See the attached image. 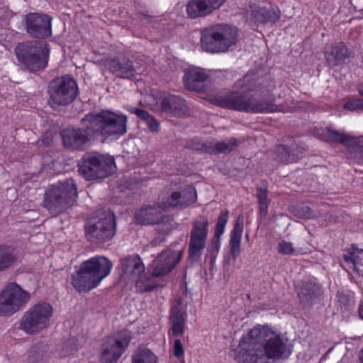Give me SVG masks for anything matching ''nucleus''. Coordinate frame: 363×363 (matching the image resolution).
Wrapping results in <instances>:
<instances>
[{
	"mask_svg": "<svg viewBox=\"0 0 363 363\" xmlns=\"http://www.w3.org/2000/svg\"><path fill=\"white\" fill-rule=\"evenodd\" d=\"M184 250H163L152 262L150 268L154 277H161L169 273L181 260Z\"/></svg>",
	"mask_w": 363,
	"mask_h": 363,
	"instance_id": "f3484780",
	"label": "nucleus"
},
{
	"mask_svg": "<svg viewBox=\"0 0 363 363\" xmlns=\"http://www.w3.org/2000/svg\"><path fill=\"white\" fill-rule=\"evenodd\" d=\"M259 84L252 74H247L242 79L236 82V86L242 93L255 91L259 87Z\"/></svg>",
	"mask_w": 363,
	"mask_h": 363,
	"instance_id": "e433bc0d",
	"label": "nucleus"
},
{
	"mask_svg": "<svg viewBox=\"0 0 363 363\" xmlns=\"http://www.w3.org/2000/svg\"><path fill=\"white\" fill-rule=\"evenodd\" d=\"M297 292L300 301L304 306H310L320 295L321 291L319 285L309 281L303 283L298 288Z\"/></svg>",
	"mask_w": 363,
	"mask_h": 363,
	"instance_id": "bb28decb",
	"label": "nucleus"
},
{
	"mask_svg": "<svg viewBox=\"0 0 363 363\" xmlns=\"http://www.w3.org/2000/svg\"><path fill=\"white\" fill-rule=\"evenodd\" d=\"M15 53L23 69L36 72L46 67L50 49L45 42L28 40L18 43L15 48Z\"/></svg>",
	"mask_w": 363,
	"mask_h": 363,
	"instance_id": "20e7f679",
	"label": "nucleus"
},
{
	"mask_svg": "<svg viewBox=\"0 0 363 363\" xmlns=\"http://www.w3.org/2000/svg\"><path fill=\"white\" fill-rule=\"evenodd\" d=\"M348 57L347 48L342 42L335 44L330 51L325 52L326 62L330 67L345 63Z\"/></svg>",
	"mask_w": 363,
	"mask_h": 363,
	"instance_id": "a878e982",
	"label": "nucleus"
},
{
	"mask_svg": "<svg viewBox=\"0 0 363 363\" xmlns=\"http://www.w3.org/2000/svg\"><path fill=\"white\" fill-rule=\"evenodd\" d=\"M238 30L235 27L218 25L202 32L201 45L203 50L210 52H225L235 45Z\"/></svg>",
	"mask_w": 363,
	"mask_h": 363,
	"instance_id": "39448f33",
	"label": "nucleus"
},
{
	"mask_svg": "<svg viewBox=\"0 0 363 363\" xmlns=\"http://www.w3.org/2000/svg\"><path fill=\"white\" fill-rule=\"evenodd\" d=\"M277 250L279 253L284 255H297L298 254L303 252L302 250L295 248L293 246L292 242L286 241L284 240H282L279 242Z\"/></svg>",
	"mask_w": 363,
	"mask_h": 363,
	"instance_id": "ea45409f",
	"label": "nucleus"
},
{
	"mask_svg": "<svg viewBox=\"0 0 363 363\" xmlns=\"http://www.w3.org/2000/svg\"><path fill=\"white\" fill-rule=\"evenodd\" d=\"M361 355L359 357L360 363H363V348L360 351Z\"/></svg>",
	"mask_w": 363,
	"mask_h": 363,
	"instance_id": "864d4df0",
	"label": "nucleus"
},
{
	"mask_svg": "<svg viewBox=\"0 0 363 363\" xmlns=\"http://www.w3.org/2000/svg\"><path fill=\"white\" fill-rule=\"evenodd\" d=\"M51 20L47 15L30 13L24 18L26 32L33 38H43L50 36Z\"/></svg>",
	"mask_w": 363,
	"mask_h": 363,
	"instance_id": "a211bd4d",
	"label": "nucleus"
},
{
	"mask_svg": "<svg viewBox=\"0 0 363 363\" xmlns=\"http://www.w3.org/2000/svg\"><path fill=\"white\" fill-rule=\"evenodd\" d=\"M45 356V353L37 348H32L28 352L30 363H43Z\"/></svg>",
	"mask_w": 363,
	"mask_h": 363,
	"instance_id": "79ce46f5",
	"label": "nucleus"
},
{
	"mask_svg": "<svg viewBox=\"0 0 363 363\" xmlns=\"http://www.w3.org/2000/svg\"><path fill=\"white\" fill-rule=\"evenodd\" d=\"M121 267L126 276H131L136 282L137 287L143 291H151L156 285L143 274L145 266L138 255L126 257L121 260Z\"/></svg>",
	"mask_w": 363,
	"mask_h": 363,
	"instance_id": "4468645a",
	"label": "nucleus"
},
{
	"mask_svg": "<svg viewBox=\"0 0 363 363\" xmlns=\"http://www.w3.org/2000/svg\"><path fill=\"white\" fill-rule=\"evenodd\" d=\"M243 231V220L241 216L237 218L230 239V255L235 260L240 253V242Z\"/></svg>",
	"mask_w": 363,
	"mask_h": 363,
	"instance_id": "cd10ccee",
	"label": "nucleus"
},
{
	"mask_svg": "<svg viewBox=\"0 0 363 363\" xmlns=\"http://www.w3.org/2000/svg\"><path fill=\"white\" fill-rule=\"evenodd\" d=\"M343 259L346 262H351L354 264V268H357V270H360L359 267L357 266L356 257L354 255L353 253L348 252L347 254H345L343 255Z\"/></svg>",
	"mask_w": 363,
	"mask_h": 363,
	"instance_id": "09e8293b",
	"label": "nucleus"
},
{
	"mask_svg": "<svg viewBox=\"0 0 363 363\" xmlns=\"http://www.w3.org/2000/svg\"><path fill=\"white\" fill-rule=\"evenodd\" d=\"M268 191L265 188H258L257 190V197L259 203V213L260 216L265 218L268 213V206L269 200L267 197Z\"/></svg>",
	"mask_w": 363,
	"mask_h": 363,
	"instance_id": "4c0bfd02",
	"label": "nucleus"
},
{
	"mask_svg": "<svg viewBox=\"0 0 363 363\" xmlns=\"http://www.w3.org/2000/svg\"><path fill=\"white\" fill-rule=\"evenodd\" d=\"M197 195L194 187L188 186L180 191H174L166 201H163L164 208H186L196 201Z\"/></svg>",
	"mask_w": 363,
	"mask_h": 363,
	"instance_id": "aec40b11",
	"label": "nucleus"
},
{
	"mask_svg": "<svg viewBox=\"0 0 363 363\" xmlns=\"http://www.w3.org/2000/svg\"><path fill=\"white\" fill-rule=\"evenodd\" d=\"M238 145V142L235 138H230L216 143L211 142V154H228L235 150Z\"/></svg>",
	"mask_w": 363,
	"mask_h": 363,
	"instance_id": "c756f323",
	"label": "nucleus"
},
{
	"mask_svg": "<svg viewBox=\"0 0 363 363\" xmlns=\"http://www.w3.org/2000/svg\"><path fill=\"white\" fill-rule=\"evenodd\" d=\"M359 315L363 320V300L360 301L358 308Z\"/></svg>",
	"mask_w": 363,
	"mask_h": 363,
	"instance_id": "3c124183",
	"label": "nucleus"
},
{
	"mask_svg": "<svg viewBox=\"0 0 363 363\" xmlns=\"http://www.w3.org/2000/svg\"><path fill=\"white\" fill-rule=\"evenodd\" d=\"M357 91L359 92V94L363 96V84H359L357 86Z\"/></svg>",
	"mask_w": 363,
	"mask_h": 363,
	"instance_id": "603ef678",
	"label": "nucleus"
},
{
	"mask_svg": "<svg viewBox=\"0 0 363 363\" xmlns=\"http://www.w3.org/2000/svg\"><path fill=\"white\" fill-rule=\"evenodd\" d=\"M116 217L109 208H101L92 213V242L101 245L116 235Z\"/></svg>",
	"mask_w": 363,
	"mask_h": 363,
	"instance_id": "6e6552de",
	"label": "nucleus"
},
{
	"mask_svg": "<svg viewBox=\"0 0 363 363\" xmlns=\"http://www.w3.org/2000/svg\"><path fill=\"white\" fill-rule=\"evenodd\" d=\"M108 69L116 77L130 79L136 74L133 62L125 56L116 57L107 62Z\"/></svg>",
	"mask_w": 363,
	"mask_h": 363,
	"instance_id": "412c9836",
	"label": "nucleus"
},
{
	"mask_svg": "<svg viewBox=\"0 0 363 363\" xmlns=\"http://www.w3.org/2000/svg\"><path fill=\"white\" fill-rule=\"evenodd\" d=\"M228 216L229 211L228 210H223L218 218L215 235L212 242V247L216 251L220 248V238L224 233L225 227L228 220Z\"/></svg>",
	"mask_w": 363,
	"mask_h": 363,
	"instance_id": "2f4dec72",
	"label": "nucleus"
},
{
	"mask_svg": "<svg viewBox=\"0 0 363 363\" xmlns=\"http://www.w3.org/2000/svg\"><path fill=\"white\" fill-rule=\"evenodd\" d=\"M79 172L86 180L91 179V154H86L79 163Z\"/></svg>",
	"mask_w": 363,
	"mask_h": 363,
	"instance_id": "58836bf2",
	"label": "nucleus"
},
{
	"mask_svg": "<svg viewBox=\"0 0 363 363\" xmlns=\"http://www.w3.org/2000/svg\"><path fill=\"white\" fill-rule=\"evenodd\" d=\"M86 235H89V228H86Z\"/></svg>",
	"mask_w": 363,
	"mask_h": 363,
	"instance_id": "5fc2aeb1",
	"label": "nucleus"
},
{
	"mask_svg": "<svg viewBox=\"0 0 363 363\" xmlns=\"http://www.w3.org/2000/svg\"><path fill=\"white\" fill-rule=\"evenodd\" d=\"M208 75L201 67L187 69L184 76L185 86L192 91H203L206 86Z\"/></svg>",
	"mask_w": 363,
	"mask_h": 363,
	"instance_id": "5701e85b",
	"label": "nucleus"
},
{
	"mask_svg": "<svg viewBox=\"0 0 363 363\" xmlns=\"http://www.w3.org/2000/svg\"><path fill=\"white\" fill-rule=\"evenodd\" d=\"M131 340L130 331L123 330L108 337L101 347V363H116Z\"/></svg>",
	"mask_w": 363,
	"mask_h": 363,
	"instance_id": "f8f14e48",
	"label": "nucleus"
},
{
	"mask_svg": "<svg viewBox=\"0 0 363 363\" xmlns=\"http://www.w3.org/2000/svg\"><path fill=\"white\" fill-rule=\"evenodd\" d=\"M257 13L256 18L260 23L275 22L279 18V13L271 6L260 7Z\"/></svg>",
	"mask_w": 363,
	"mask_h": 363,
	"instance_id": "f704fd0d",
	"label": "nucleus"
},
{
	"mask_svg": "<svg viewBox=\"0 0 363 363\" xmlns=\"http://www.w3.org/2000/svg\"><path fill=\"white\" fill-rule=\"evenodd\" d=\"M116 169L114 158L108 155L92 152V180L104 179Z\"/></svg>",
	"mask_w": 363,
	"mask_h": 363,
	"instance_id": "6ab92c4d",
	"label": "nucleus"
},
{
	"mask_svg": "<svg viewBox=\"0 0 363 363\" xmlns=\"http://www.w3.org/2000/svg\"><path fill=\"white\" fill-rule=\"evenodd\" d=\"M76 184L72 179L49 185L44 194L43 206L56 216L72 206L77 199Z\"/></svg>",
	"mask_w": 363,
	"mask_h": 363,
	"instance_id": "f03ea898",
	"label": "nucleus"
},
{
	"mask_svg": "<svg viewBox=\"0 0 363 363\" xmlns=\"http://www.w3.org/2000/svg\"><path fill=\"white\" fill-rule=\"evenodd\" d=\"M52 313L53 308L49 303H38L25 313L20 328L28 334L38 333L49 325Z\"/></svg>",
	"mask_w": 363,
	"mask_h": 363,
	"instance_id": "1a4fd4ad",
	"label": "nucleus"
},
{
	"mask_svg": "<svg viewBox=\"0 0 363 363\" xmlns=\"http://www.w3.org/2000/svg\"><path fill=\"white\" fill-rule=\"evenodd\" d=\"M132 363H157V357L149 349L138 348L132 356Z\"/></svg>",
	"mask_w": 363,
	"mask_h": 363,
	"instance_id": "473e14b6",
	"label": "nucleus"
},
{
	"mask_svg": "<svg viewBox=\"0 0 363 363\" xmlns=\"http://www.w3.org/2000/svg\"><path fill=\"white\" fill-rule=\"evenodd\" d=\"M16 260L14 250L7 246L0 245V272L11 267Z\"/></svg>",
	"mask_w": 363,
	"mask_h": 363,
	"instance_id": "72a5a7b5",
	"label": "nucleus"
},
{
	"mask_svg": "<svg viewBox=\"0 0 363 363\" xmlns=\"http://www.w3.org/2000/svg\"><path fill=\"white\" fill-rule=\"evenodd\" d=\"M343 108L350 111L363 110V99H353L349 100L344 104Z\"/></svg>",
	"mask_w": 363,
	"mask_h": 363,
	"instance_id": "a18cd8bd",
	"label": "nucleus"
},
{
	"mask_svg": "<svg viewBox=\"0 0 363 363\" xmlns=\"http://www.w3.org/2000/svg\"><path fill=\"white\" fill-rule=\"evenodd\" d=\"M163 201L160 203L143 206L135 213V218L137 223L149 225L157 224V230L162 235H164L171 231L172 226L169 221L171 220L168 216H164Z\"/></svg>",
	"mask_w": 363,
	"mask_h": 363,
	"instance_id": "ddd939ff",
	"label": "nucleus"
},
{
	"mask_svg": "<svg viewBox=\"0 0 363 363\" xmlns=\"http://www.w3.org/2000/svg\"><path fill=\"white\" fill-rule=\"evenodd\" d=\"M112 267L111 262L104 256L92 257V289L110 274Z\"/></svg>",
	"mask_w": 363,
	"mask_h": 363,
	"instance_id": "b1692460",
	"label": "nucleus"
},
{
	"mask_svg": "<svg viewBox=\"0 0 363 363\" xmlns=\"http://www.w3.org/2000/svg\"><path fill=\"white\" fill-rule=\"evenodd\" d=\"M164 241V238H160V237H158V238H155V239H153L151 242V245H153V246H157V245L160 244V242H162Z\"/></svg>",
	"mask_w": 363,
	"mask_h": 363,
	"instance_id": "8fccbe9b",
	"label": "nucleus"
},
{
	"mask_svg": "<svg viewBox=\"0 0 363 363\" xmlns=\"http://www.w3.org/2000/svg\"><path fill=\"white\" fill-rule=\"evenodd\" d=\"M208 219L199 216L192 222L188 245V259L191 263L198 262L206 247L208 234Z\"/></svg>",
	"mask_w": 363,
	"mask_h": 363,
	"instance_id": "9d476101",
	"label": "nucleus"
},
{
	"mask_svg": "<svg viewBox=\"0 0 363 363\" xmlns=\"http://www.w3.org/2000/svg\"><path fill=\"white\" fill-rule=\"evenodd\" d=\"M188 147L192 150H199L202 152L211 154V142L200 143L197 140H192L188 144Z\"/></svg>",
	"mask_w": 363,
	"mask_h": 363,
	"instance_id": "c03bdc74",
	"label": "nucleus"
},
{
	"mask_svg": "<svg viewBox=\"0 0 363 363\" xmlns=\"http://www.w3.org/2000/svg\"><path fill=\"white\" fill-rule=\"evenodd\" d=\"M127 116L121 113L101 110L92 114V138L101 137V142L110 136H121L127 132Z\"/></svg>",
	"mask_w": 363,
	"mask_h": 363,
	"instance_id": "7ed1b4c3",
	"label": "nucleus"
},
{
	"mask_svg": "<svg viewBox=\"0 0 363 363\" xmlns=\"http://www.w3.org/2000/svg\"><path fill=\"white\" fill-rule=\"evenodd\" d=\"M78 88L76 81L68 76L57 78L49 86V104L53 108L72 103L77 97Z\"/></svg>",
	"mask_w": 363,
	"mask_h": 363,
	"instance_id": "9b49d317",
	"label": "nucleus"
},
{
	"mask_svg": "<svg viewBox=\"0 0 363 363\" xmlns=\"http://www.w3.org/2000/svg\"><path fill=\"white\" fill-rule=\"evenodd\" d=\"M350 299L349 295L343 291H337L336 294L335 304L342 311L347 308L350 305Z\"/></svg>",
	"mask_w": 363,
	"mask_h": 363,
	"instance_id": "37998d69",
	"label": "nucleus"
},
{
	"mask_svg": "<svg viewBox=\"0 0 363 363\" xmlns=\"http://www.w3.org/2000/svg\"><path fill=\"white\" fill-rule=\"evenodd\" d=\"M226 0H205L208 9L212 12L218 9Z\"/></svg>",
	"mask_w": 363,
	"mask_h": 363,
	"instance_id": "49530a36",
	"label": "nucleus"
},
{
	"mask_svg": "<svg viewBox=\"0 0 363 363\" xmlns=\"http://www.w3.org/2000/svg\"><path fill=\"white\" fill-rule=\"evenodd\" d=\"M162 109L173 116H180L186 111L185 101L180 96L169 95L162 99L161 101Z\"/></svg>",
	"mask_w": 363,
	"mask_h": 363,
	"instance_id": "393cba45",
	"label": "nucleus"
},
{
	"mask_svg": "<svg viewBox=\"0 0 363 363\" xmlns=\"http://www.w3.org/2000/svg\"><path fill=\"white\" fill-rule=\"evenodd\" d=\"M291 352L279 334L258 325L242 336L236 358L245 363H269L268 359L287 357Z\"/></svg>",
	"mask_w": 363,
	"mask_h": 363,
	"instance_id": "f257e3e1",
	"label": "nucleus"
},
{
	"mask_svg": "<svg viewBox=\"0 0 363 363\" xmlns=\"http://www.w3.org/2000/svg\"><path fill=\"white\" fill-rule=\"evenodd\" d=\"M72 284L79 292L91 289V259L84 262L71 276Z\"/></svg>",
	"mask_w": 363,
	"mask_h": 363,
	"instance_id": "4be33fe9",
	"label": "nucleus"
},
{
	"mask_svg": "<svg viewBox=\"0 0 363 363\" xmlns=\"http://www.w3.org/2000/svg\"><path fill=\"white\" fill-rule=\"evenodd\" d=\"M128 111L133 114H135L141 120L144 121L147 126L148 130L153 133H158L160 130L159 122L152 116L147 111L129 106Z\"/></svg>",
	"mask_w": 363,
	"mask_h": 363,
	"instance_id": "c85d7f7f",
	"label": "nucleus"
},
{
	"mask_svg": "<svg viewBox=\"0 0 363 363\" xmlns=\"http://www.w3.org/2000/svg\"><path fill=\"white\" fill-rule=\"evenodd\" d=\"M184 354L182 344L179 339H176L174 342V354L177 357H179Z\"/></svg>",
	"mask_w": 363,
	"mask_h": 363,
	"instance_id": "de8ad7c7",
	"label": "nucleus"
},
{
	"mask_svg": "<svg viewBox=\"0 0 363 363\" xmlns=\"http://www.w3.org/2000/svg\"><path fill=\"white\" fill-rule=\"evenodd\" d=\"M277 152L279 160L284 162H295L297 161V157L294 154H291L288 147L284 145H279L277 147Z\"/></svg>",
	"mask_w": 363,
	"mask_h": 363,
	"instance_id": "a19ab883",
	"label": "nucleus"
},
{
	"mask_svg": "<svg viewBox=\"0 0 363 363\" xmlns=\"http://www.w3.org/2000/svg\"><path fill=\"white\" fill-rule=\"evenodd\" d=\"M316 137L327 143H338L345 146L354 147V154L358 163L363 164V140L344 132L333 130L330 128L318 131Z\"/></svg>",
	"mask_w": 363,
	"mask_h": 363,
	"instance_id": "2eb2a0df",
	"label": "nucleus"
},
{
	"mask_svg": "<svg viewBox=\"0 0 363 363\" xmlns=\"http://www.w3.org/2000/svg\"><path fill=\"white\" fill-rule=\"evenodd\" d=\"M170 320L173 335L176 337L182 335L184 328V320L182 311L179 309H173Z\"/></svg>",
	"mask_w": 363,
	"mask_h": 363,
	"instance_id": "c9c22d12",
	"label": "nucleus"
},
{
	"mask_svg": "<svg viewBox=\"0 0 363 363\" xmlns=\"http://www.w3.org/2000/svg\"><path fill=\"white\" fill-rule=\"evenodd\" d=\"M30 298L29 292L14 282L8 284L0 292V315L11 316L26 307Z\"/></svg>",
	"mask_w": 363,
	"mask_h": 363,
	"instance_id": "0eeeda50",
	"label": "nucleus"
},
{
	"mask_svg": "<svg viewBox=\"0 0 363 363\" xmlns=\"http://www.w3.org/2000/svg\"><path fill=\"white\" fill-rule=\"evenodd\" d=\"M215 104L220 107L250 113L272 112L275 110L274 104L265 100L258 101L254 96L232 94L216 99Z\"/></svg>",
	"mask_w": 363,
	"mask_h": 363,
	"instance_id": "423d86ee",
	"label": "nucleus"
},
{
	"mask_svg": "<svg viewBox=\"0 0 363 363\" xmlns=\"http://www.w3.org/2000/svg\"><path fill=\"white\" fill-rule=\"evenodd\" d=\"M186 11L191 18L204 16L211 13L205 0H191L186 6Z\"/></svg>",
	"mask_w": 363,
	"mask_h": 363,
	"instance_id": "7c9ffc66",
	"label": "nucleus"
},
{
	"mask_svg": "<svg viewBox=\"0 0 363 363\" xmlns=\"http://www.w3.org/2000/svg\"><path fill=\"white\" fill-rule=\"evenodd\" d=\"M89 115L82 121V127L78 129L67 128L62 132L65 147L72 150H81L88 141L90 135Z\"/></svg>",
	"mask_w": 363,
	"mask_h": 363,
	"instance_id": "dca6fc26",
	"label": "nucleus"
}]
</instances>
